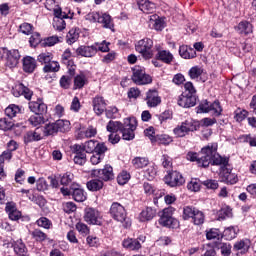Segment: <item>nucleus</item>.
I'll return each instance as SVG.
<instances>
[{
  "label": "nucleus",
  "instance_id": "obj_1",
  "mask_svg": "<svg viewBox=\"0 0 256 256\" xmlns=\"http://www.w3.org/2000/svg\"><path fill=\"white\" fill-rule=\"evenodd\" d=\"M217 143H211L203 147L201 152H189L187 154L188 161H196L198 167H209V165H220L221 171L229 165V159L221 157L217 153Z\"/></svg>",
  "mask_w": 256,
  "mask_h": 256
},
{
  "label": "nucleus",
  "instance_id": "obj_2",
  "mask_svg": "<svg viewBox=\"0 0 256 256\" xmlns=\"http://www.w3.org/2000/svg\"><path fill=\"white\" fill-rule=\"evenodd\" d=\"M110 215L114 221L125 223L124 227H131V222L127 220V210H125V207L118 202L112 203L110 207Z\"/></svg>",
  "mask_w": 256,
  "mask_h": 256
},
{
  "label": "nucleus",
  "instance_id": "obj_3",
  "mask_svg": "<svg viewBox=\"0 0 256 256\" xmlns=\"http://www.w3.org/2000/svg\"><path fill=\"white\" fill-rule=\"evenodd\" d=\"M196 113H211L214 117H219L223 113V108L217 100L214 102L204 100L196 108Z\"/></svg>",
  "mask_w": 256,
  "mask_h": 256
},
{
  "label": "nucleus",
  "instance_id": "obj_4",
  "mask_svg": "<svg viewBox=\"0 0 256 256\" xmlns=\"http://www.w3.org/2000/svg\"><path fill=\"white\" fill-rule=\"evenodd\" d=\"M173 213H175V208L171 206L165 208L160 215L159 224L170 229H177L179 227V220L173 218Z\"/></svg>",
  "mask_w": 256,
  "mask_h": 256
},
{
  "label": "nucleus",
  "instance_id": "obj_5",
  "mask_svg": "<svg viewBox=\"0 0 256 256\" xmlns=\"http://www.w3.org/2000/svg\"><path fill=\"white\" fill-rule=\"evenodd\" d=\"M135 129H137L136 118L124 119V124H122V128L120 130L124 141H133V139H135Z\"/></svg>",
  "mask_w": 256,
  "mask_h": 256
},
{
  "label": "nucleus",
  "instance_id": "obj_6",
  "mask_svg": "<svg viewBox=\"0 0 256 256\" xmlns=\"http://www.w3.org/2000/svg\"><path fill=\"white\" fill-rule=\"evenodd\" d=\"M0 55L1 58L5 61L6 67H9L10 69L17 67L19 59H21L19 50H8L7 48H0Z\"/></svg>",
  "mask_w": 256,
  "mask_h": 256
},
{
  "label": "nucleus",
  "instance_id": "obj_7",
  "mask_svg": "<svg viewBox=\"0 0 256 256\" xmlns=\"http://www.w3.org/2000/svg\"><path fill=\"white\" fill-rule=\"evenodd\" d=\"M183 219H193L194 225H203L205 223V214L199 209L186 206L183 210Z\"/></svg>",
  "mask_w": 256,
  "mask_h": 256
},
{
  "label": "nucleus",
  "instance_id": "obj_8",
  "mask_svg": "<svg viewBox=\"0 0 256 256\" xmlns=\"http://www.w3.org/2000/svg\"><path fill=\"white\" fill-rule=\"evenodd\" d=\"M86 19L92 23H101L105 29H113V20L111 16L107 13L101 14L98 12H91L87 14Z\"/></svg>",
  "mask_w": 256,
  "mask_h": 256
},
{
  "label": "nucleus",
  "instance_id": "obj_9",
  "mask_svg": "<svg viewBox=\"0 0 256 256\" xmlns=\"http://www.w3.org/2000/svg\"><path fill=\"white\" fill-rule=\"evenodd\" d=\"M135 48L138 53L142 54L144 59L153 57V40L144 38L136 43Z\"/></svg>",
  "mask_w": 256,
  "mask_h": 256
},
{
  "label": "nucleus",
  "instance_id": "obj_10",
  "mask_svg": "<svg viewBox=\"0 0 256 256\" xmlns=\"http://www.w3.org/2000/svg\"><path fill=\"white\" fill-rule=\"evenodd\" d=\"M132 81L136 83V85H149V83H152L153 79L145 73V70L136 67L133 69Z\"/></svg>",
  "mask_w": 256,
  "mask_h": 256
},
{
  "label": "nucleus",
  "instance_id": "obj_11",
  "mask_svg": "<svg viewBox=\"0 0 256 256\" xmlns=\"http://www.w3.org/2000/svg\"><path fill=\"white\" fill-rule=\"evenodd\" d=\"M164 181L169 187H181L185 183V178L181 173L172 171L164 177Z\"/></svg>",
  "mask_w": 256,
  "mask_h": 256
},
{
  "label": "nucleus",
  "instance_id": "obj_12",
  "mask_svg": "<svg viewBox=\"0 0 256 256\" xmlns=\"http://www.w3.org/2000/svg\"><path fill=\"white\" fill-rule=\"evenodd\" d=\"M84 221L88 223V225H101V212L94 208H86Z\"/></svg>",
  "mask_w": 256,
  "mask_h": 256
},
{
  "label": "nucleus",
  "instance_id": "obj_13",
  "mask_svg": "<svg viewBox=\"0 0 256 256\" xmlns=\"http://www.w3.org/2000/svg\"><path fill=\"white\" fill-rule=\"evenodd\" d=\"M191 131H197V126H195L193 120H186L174 129V135H176V137H185V135L191 133Z\"/></svg>",
  "mask_w": 256,
  "mask_h": 256
},
{
  "label": "nucleus",
  "instance_id": "obj_14",
  "mask_svg": "<svg viewBox=\"0 0 256 256\" xmlns=\"http://www.w3.org/2000/svg\"><path fill=\"white\" fill-rule=\"evenodd\" d=\"M65 19H69V15L61 10H54L53 27L56 31H63L66 27Z\"/></svg>",
  "mask_w": 256,
  "mask_h": 256
},
{
  "label": "nucleus",
  "instance_id": "obj_15",
  "mask_svg": "<svg viewBox=\"0 0 256 256\" xmlns=\"http://www.w3.org/2000/svg\"><path fill=\"white\" fill-rule=\"evenodd\" d=\"M92 176L102 181H111L114 177L113 167H111V165H105L103 169L92 170Z\"/></svg>",
  "mask_w": 256,
  "mask_h": 256
},
{
  "label": "nucleus",
  "instance_id": "obj_16",
  "mask_svg": "<svg viewBox=\"0 0 256 256\" xmlns=\"http://www.w3.org/2000/svg\"><path fill=\"white\" fill-rule=\"evenodd\" d=\"M84 147V152L85 153H97V152H101V153H105L107 151V146H105V144H101L95 140H90L88 142H85V144L83 145Z\"/></svg>",
  "mask_w": 256,
  "mask_h": 256
},
{
  "label": "nucleus",
  "instance_id": "obj_17",
  "mask_svg": "<svg viewBox=\"0 0 256 256\" xmlns=\"http://www.w3.org/2000/svg\"><path fill=\"white\" fill-rule=\"evenodd\" d=\"M196 104H197V98H195L194 95H189L187 93H184L178 98V105L180 107L189 109V107H195Z\"/></svg>",
  "mask_w": 256,
  "mask_h": 256
},
{
  "label": "nucleus",
  "instance_id": "obj_18",
  "mask_svg": "<svg viewBox=\"0 0 256 256\" xmlns=\"http://www.w3.org/2000/svg\"><path fill=\"white\" fill-rule=\"evenodd\" d=\"M12 93L14 97H21V95H23L28 101H30L31 97H33V91L23 84H17L12 90Z\"/></svg>",
  "mask_w": 256,
  "mask_h": 256
},
{
  "label": "nucleus",
  "instance_id": "obj_19",
  "mask_svg": "<svg viewBox=\"0 0 256 256\" xmlns=\"http://www.w3.org/2000/svg\"><path fill=\"white\" fill-rule=\"evenodd\" d=\"M93 109L96 115H103V113L107 109V102H105V98L101 96H96L93 99Z\"/></svg>",
  "mask_w": 256,
  "mask_h": 256
},
{
  "label": "nucleus",
  "instance_id": "obj_20",
  "mask_svg": "<svg viewBox=\"0 0 256 256\" xmlns=\"http://www.w3.org/2000/svg\"><path fill=\"white\" fill-rule=\"evenodd\" d=\"M146 103L148 107H157L161 104V97L157 90H149L146 94Z\"/></svg>",
  "mask_w": 256,
  "mask_h": 256
},
{
  "label": "nucleus",
  "instance_id": "obj_21",
  "mask_svg": "<svg viewBox=\"0 0 256 256\" xmlns=\"http://www.w3.org/2000/svg\"><path fill=\"white\" fill-rule=\"evenodd\" d=\"M220 179L223 183H230V185H235L239 179L237 178V175L231 173V169L224 168L220 172Z\"/></svg>",
  "mask_w": 256,
  "mask_h": 256
},
{
  "label": "nucleus",
  "instance_id": "obj_22",
  "mask_svg": "<svg viewBox=\"0 0 256 256\" xmlns=\"http://www.w3.org/2000/svg\"><path fill=\"white\" fill-rule=\"evenodd\" d=\"M29 109L35 115H43V113H47V104L43 103L42 100L32 101L29 103Z\"/></svg>",
  "mask_w": 256,
  "mask_h": 256
},
{
  "label": "nucleus",
  "instance_id": "obj_23",
  "mask_svg": "<svg viewBox=\"0 0 256 256\" xmlns=\"http://www.w3.org/2000/svg\"><path fill=\"white\" fill-rule=\"evenodd\" d=\"M77 55H81V57H95L97 55V46H80L76 50Z\"/></svg>",
  "mask_w": 256,
  "mask_h": 256
},
{
  "label": "nucleus",
  "instance_id": "obj_24",
  "mask_svg": "<svg viewBox=\"0 0 256 256\" xmlns=\"http://www.w3.org/2000/svg\"><path fill=\"white\" fill-rule=\"evenodd\" d=\"M6 213H8L9 219L11 221H19L21 217V211L17 210V206L13 202L6 204Z\"/></svg>",
  "mask_w": 256,
  "mask_h": 256
},
{
  "label": "nucleus",
  "instance_id": "obj_25",
  "mask_svg": "<svg viewBox=\"0 0 256 256\" xmlns=\"http://www.w3.org/2000/svg\"><path fill=\"white\" fill-rule=\"evenodd\" d=\"M35 69H37V61L35 60V58L30 56L24 57L23 71H25V73H33Z\"/></svg>",
  "mask_w": 256,
  "mask_h": 256
},
{
  "label": "nucleus",
  "instance_id": "obj_26",
  "mask_svg": "<svg viewBox=\"0 0 256 256\" xmlns=\"http://www.w3.org/2000/svg\"><path fill=\"white\" fill-rule=\"evenodd\" d=\"M138 7L143 13H153L155 11V3L149 0H137Z\"/></svg>",
  "mask_w": 256,
  "mask_h": 256
},
{
  "label": "nucleus",
  "instance_id": "obj_27",
  "mask_svg": "<svg viewBox=\"0 0 256 256\" xmlns=\"http://www.w3.org/2000/svg\"><path fill=\"white\" fill-rule=\"evenodd\" d=\"M122 245L125 249H129L130 251H139V249H141V242L133 238L125 239Z\"/></svg>",
  "mask_w": 256,
  "mask_h": 256
},
{
  "label": "nucleus",
  "instance_id": "obj_28",
  "mask_svg": "<svg viewBox=\"0 0 256 256\" xmlns=\"http://www.w3.org/2000/svg\"><path fill=\"white\" fill-rule=\"evenodd\" d=\"M157 215V210H155L152 207H146L142 212L140 213L139 219L142 222L145 221H151Z\"/></svg>",
  "mask_w": 256,
  "mask_h": 256
},
{
  "label": "nucleus",
  "instance_id": "obj_29",
  "mask_svg": "<svg viewBox=\"0 0 256 256\" xmlns=\"http://www.w3.org/2000/svg\"><path fill=\"white\" fill-rule=\"evenodd\" d=\"M179 54L183 59H194V57H197L195 49L188 46H180Z\"/></svg>",
  "mask_w": 256,
  "mask_h": 256
},
{
  "label": "nucleus",
  "instance_id": "obj_30",
  "mask_svg": "<svg viewBox=\"0 0 256 256\" xmlns=\"http://www.w3.org/2000/svg\"><path fill=\"white\" fill-rule=\"evenodd\" d=\"M236 31L240 35H249V33H253V25L247 21H242L236 27Z\"/></svg>",
  "mask_w": 256,
  "mask_h": 256
},
{
  "label": "nucleus",
  "instance_id": "obj_31",
  "mask_svg": "<svg viewBox=\"0 0 256 256\" xmlns=\"http://www.w3.org/2000/svg\"><path fill=\"white\" fill-rule=\"evenodd\" d=\"M13 247L16 255L27 256V247L23 243V240L20 239L14 242Z\"/></svg>",
  "mask_w": 256,
  "mask_h": 256
},
{
  "label": "nucleus",
  "instance_id": "obj_32",
  "mask_svg": "<svg viewBox=\"0 0 256 256\" xmlns=\"http://www.w3.org/2000/svg\"><path fill=\"white\" fill-rule=\"evenodd\" d=\"M251 247V242L249 240H240L234 244V251H240L241 253H247Z\"/></svg>",
  "mask_w": 256,
  "mask_h": 256
},
{
  "label": "nucleus",
  "instance_id": "obj_33",
  "mask_svg": "<svg viewBox=\"0 0 256 256\" xmlns=\"http://www.w3.org/2000/svg\"><path fill=\"white\" fill-rule=\"evenodd\" d=\"M72 197L74 201H77L78 203H83L85 199H87V196H85V191L81 188H72Z\"/></svg>",
  "mask_w": 256,
  "mask_h": 256
},
{
  "label": "nucleus",
  "instance_id": "obj_34",
  "mask_svg": "<svg viewBox=\"0 0 256 256\" xmlns=\"http://www.w3.org/2000/svg\"><path fill=\"white\" fill-rule=\"evenodd\" d=\"M55 124L58 133H67L71 129V122L68 120H57Z\"/></svg>",
  "mask_w": 256,
  "mask_h": 256
},
{
  "label": "nucleus",
  "instance_id": "obj_35",
  "mask_svg": "<svg viewBox=\"0 0 256 256\" xmlns=\"http://www.w3.org/2000/svg\"><path fill=\"white\" fill-rule=\"evenodd\" d=\"M87 83H88L87 76H85V74L83 73L78 74L74 78V87L76 89H83V87H85Z\"/></svg>",
  "mask_w": 256,
  "mask_h": 256
},
{
  "label": "nucleus",
  "instance_id": "obj_36",
  "mask_svg": "<svg viewBox=\"0 0 256 256\" xmlns=\"http://www.w3.org/2000/svg\"><path fill=\"white\" fill-rule=\"evenodd\" d=\"M19 113H21V108L15 104L9 105L5 109V115L10 119H13V117H17Z\"/></svg>",
  "mask_w": 256,
  "mask_h": 256
},
{
  "label": "nucleus",
  "instance_id": "obj_37",
  "mask_svg": "<svg viewBox=\"0 0 256 256\" xmlns=\"http://www.w3.org/2000/svg\"><path fill=\"white\" fill-rule=\"evenodd\" d=\"M28 123L29 125H32V127H39V125H43V123H45V117L41 114L32 115L28 119Z\"/></svg>",
  "mask_w": 256,
  "mask_h": 256
},
{
  "label": "nucleus",
  "instance_id": "obj_38",
  "mask_svg": "<svg viewBox=\"0 0 256 256\" xmlns=\"http://www.w3.org/2000/svg\"><path fill=\"white\" fill-rule=\"evenodd\" d=\"M157 59L163 61V63H171L173 61V54L166 50H161L156 55Z\"/></svg>",
  "mask_w": 256,
  "mask_h": 256
},
{
  "label": "nucleus",
  "instance_id": "obj_39",
  "mask_svg": "<svg viewBox=\"0 0 256 256\" xmlns=\"http://www.w3.org/2000/svg\"><path fill=\"white\" fill-rule=\"evenodd\" d=\"M122 127L123 124H121V122L110 120L106 126V129L109 133L113 134L117 133V131H121Z\"/></svg>",
  "mask_w": 256,
  "mask_h": 256
},
{
  "label": "nucleus",
  "instance_id": "obj_40",
  "mask_svg": "<svg viewBox=\"0 0 256 256\" xmlns=\"http://www.w3.org/2000/svg\"><path fill=\"white\" fill-rule=\"evenodd\" d=\"M59 69H61V66H59V62L50 61L48 64H45L43 71L44 73H57Z\"/></svg>",
  "mask_w": 256,
  "mask_h": 256
},
{
  "label": "nucleus",
  "instance_id": "obj_41",
  "mask_svg": "<svg viewBox=\"0 0 256 256\" xmlns=\"http://www.w3.org/2000/svg\"><path fill=\"white\" fill-rule=\"evenodd\" d=\"M42 131L45 137H49V135H55V133H58L57 125L55 124V122L46 124L42 128Z\"/></svg>",
  "mask_w": 256,
  "mask_h": 256
},
{
  "label": "nucleus",
  "instance_id": "obj_42",
  "mask_svg": "<svg viewBox=\"0 0 256 256\" xmlns=\"http://www.w3.org/2000/svg\"><path fill=\"white\" fill-rule=\"evenodd\" d=\"M14 126H15V123L11 118L0 119V129L2 131H10V129H13Z\"/></svg>",
  "mask_w": 256,
  "mask_h": 256
},
{
  "label": "nucleus",
  "instance_id": "obj_43",
  "mask_svg": "<svg viewBox=\"0 0 256 256\" xmlns=\"http://www.w3.org/2000/svg\"><path fill=\"white\" fill-rule=\"evenodd\" d=\"M132 165L135 169H143V167L149 165V160L143 157H136L132 160Z\"/></svg>",
  "mask_w": 256,
  "mask_h": 256
},
{
  "label": "nucleus",
  "instance_id": "obj_44",
  "mask_svg": "<svg viewBox=\"0 0 256 256\" xmlns=\"http://www.w3.org/2000/svg\"><path fill=\"white\" fill-rule=\"evenodd\" d=\"M87 188L89 191H99V189H103V181L99 179L91 180L87 183Z\"/></svg>",
  "mask_w": 256,
  "mask_h": 256
},
{
  "label": "nucleus",
  "instance_id": "obj_45",
  "mask_svg": "<svg viewBox=\"0 0 256 256\" xmlns=\"http://www.w3.org/2000/svg\"><path fill=\"white\" fill-rule=\"evenodd\" d=\"M103 159H105V152H93L92 156L90 157V163L93 165H99Z\"/></svg>",
  "mask_w": 256,
  "mask_h": 256
},
{
  "label": "nucleus",
  "instance_id": "obj_46",
  "mask_svg": "<svg viewBox=\"0 0 256 256\" xmlns=\"http://www.w3.org/2000/svg\"><path fill=\"white\" fill-rule=\"evenodd\" d=\"M66 39H67L68 45H73V43H75L77 39H79V30L71 29L68 32Z\"/></svg>",
  "mask_w": 256,
  "mask_h": 256
},
{
  "label": "nucleus",
  "instance_id": "obj_47",
  "mask_svg": "<svg viewBox=\"0 0 256 256\" xmlns=\"http://www.w3.org/2000/svg\"><path fill=\"white\" fill-rule=\"evenodd\" d=\"M159 145H170V143H173V138H171L169 135H160L156 136L155 142Z\"/></svg>",
  "mask_w": 256,
  "mask_h": 256
},
{
  "label": "nucleus",
  "instance_id": "obj_48",
  "mask_svg": "<svg viewBox=\"0 0 256 256\" xmlns=\"http://www.w3.org/2000/svg\"><path fill=\"white\" fill-rule=\"evenodd\" d=\"M19 32L23 35H31L33 33V25L24 22L19 26Z\"/></svg>",
  "mask_w": 256,
  "mask_h": 256
},
{
  "label": "nucleus",
  "instance_id": "obj_49",
  "mask_svg": "<svg viewBox=\"0 0 256 256\" xmlns=\"http://www.w3.org/2000/svg\"><path fill=\"white\" fill-rule=\"evenodd\" d=\"M52 60H53V54H51L49 52L41 53L38 56L39 63H44L45 65L51 63Z\"/></svg>",
  "mask_w": 256,
  "mask_h": 256
},
{
  "label": "nucleus",
  "instance_id": "obj_50",
  "mask_svg": "<svg viewBox=\"0 0 256 256\" xmlns=\"http://www.w3.org/2000/svg\"><path fill=\"white\" fill-rule=\"evenodd\" d=\"M130 179L131 175L127 171H122L117 177V182L119 185H125Z\"/></svg>",
  "mask_w": 256,
  "mask_h": 256
},
{
  "label": "nucleus",
  "instance_id": "obj_51",
  "mask_svg": "<svg viewBox=\"0 0 256 256\" xmlns=\"http://www.w3.org/2000/svg\"><path fill=\"white\" fill-rule=\"evenodd\" d=\"M189 75L191 79H199L203 75V69L198 66H194L190 69Z\"/></svg>",
  "mask_w": 256,
  "mask_h": 256
},
{
  "label": "nucleus",
  "instance_id": "obj_52",
  "mask_svg": "<svg viewBox=\"0 0 256 256\" xmlns=\"http://www.w3.org/2000/svg\"><path fill=\"white\" fill-rule=\"evenodd\" d=\"M105 113L108 119H115L119 115V109L115 106H109L106 108Z\"/></svg>",
  "mask_w": 256,
  "mask_h": 256
},
{
  "label": "nucleus",
  "instance_id": "obj_53",
  "mask_svg": "<svg viewBox=\"0 0 256 256\" xmlns=\"http://www.w3.org/2000/svg\"><path fill=\"white\" fill-rule=\"evenodd\" d=\"M33 239H35V241H45L47 239V234H45L43 231L39 230V229H35L34 231H32L31 233Z\"/></svg>",
  "mask_w": 256,
  "mask_h": 256
},
{
  "label": "nucleus",
  "instance_id": "obj_54",
  "mask_svg": "<svg viewBox=\"0 0 256 256\" xmlns=\"http://www.w3.org/2000/svg\"><path fill=\"white\" fill-rule=\"evenodd\" d=\"M187 189H189V191H200L201 189V183L199 182L198 179H192L188 184H187Z\"/></svg>",
  "mask_w": 256,
  "mask_h": 256
},
{
  "label": "nucleus",
  "instance_id": "obj_55",
  "mask_svg": "<svg viewBox=\"0 0 256 256\" xmlns=\"http://www.w3.org/2000/svg\"><path fill=\"white\" fill-rule=\"evenodd\" d=\"M218 249H220V253H222L223 256L231 255V244L229 243L219 244Z\"/></svg>",
  "mask_w": 256,
  "mask_h": 256
},
{
  "label": "nucleus",
  "instance_id": "obj_56",
  "mask_svg": "<svg viewBox=\"0 0 256 256\" xmlns=\"http://www.w3.org/2000/svg\"><path fill=\"white\" fill-rule=\"evenodd\" d=\"M62 63L66 66L73 65V60H71V50L66 49L62 54Z\"/></svg>",
  "mask_w": 256,
  "mask_h": 256
},
{
  "label": "nucleus",
  "instance_id": "obj_57",
  "mask_svg": "<svg viewBox=\"0 0 256 256\" xmlns=\"http://www.w3.org/2000/svg\"><path fill=\"white\" fill-rule=\"evenodd\" d=\"M76 229L80 233V235H83V237H85L86 235H89V227L87 226V224L78 222L76 224Z\"/></svg>",
  "mask_w": 256,
  "mask_h": 256
},
{
  "label": "nucleus",
  "instance_id": "obj_58",
  "mask_svg": "<svg viewBox=\"0 0 256 256\" xmlns=\"http://www.w3.org/2000/svg\"><path fill=\"white\" fill-rule=\"evenodd\" d=\"M29 43L31 47H35L36 45H39V43H41V34H39V32L32 33L29 39Z\"/></svg>",
  "mask_w": 256,
  "mask_h": 256
},
{
  "label": "nucleus",
  "instance_id": "obj_59",
  "mask_svg": "<svg viewBox=\"0 0 256 256\" xmlns=\"http://www.w3.org/2000/svg\"><path fill=\"white\" fill-rule=\"evenodd\" d=\"M224 236L228 239H235L237 237V230L235 227H228L224 230Z\"/></svg>",
  "mask_w": 256,
  "mask_h": 256
},
{
  "label": "nucleus",
  "instance_id": "obj_60",
  "mask_svg": "<svg viewBox=\"0 0 256 256\" xmlns=\"http://www.w3.org/2000/svg\"><path fill=\"white\" fill-rule=\"evenodd\" d=\"M81 109V102L79 101V97L75 96L71 102L70 110L74 113H79Z\"/></svg>",
  "mask_w": 256,
  "mask_h": 256
},
{
  "label": "nucleus",
  "instance_id": "obj_61",
  "mask_svg": "<svg viewBox=\"0 0 256 256\" xmlns=\"http://www.w3.org/2000/svg\"><path fill=\"white\" fill-rule=\"evenodd\" d=\"M162 167H164V169H171L173 167V162L171 160V157H169V155L164 154L162 155Z\"/></svg>",
  "mask_w": 256,
  "mask_h": 256
},
{
  "label": "nucleus",
  "instance_id": "obj_62",
  "mask_svg": "<svg viewBox=\"0 0 256 256\" xmlns=\"http://www.w3.org/2000/svg\"><path fill=\"white\" fill-rule=\"evenodd\" d=\"M227 217H231V208L229 207H224L218 212V219L223 220L227 219Z\"/></svg>",
  "mask_w": 256,
  "mask_h": 256
},
{
  "label": "nucleus",
  "instance_id": "obj_63",
  "mask_svg": "<svg viewBox=\"0 0 256 256\" xmlns=\"http://www.w3.org/2000/svg\"><path fill=\"white\" fill-rule=\"evenodd\" d=\"M248 112L246 110L238 109L235 111V119L238 121V123H241V121H244V119L247 117Z\"/></svg>",
  "mask_w": 256,
  "mask_h": 256
},
{
  "label": "nucleus",
  "instance_id": "obj_64",
  "mask_svg": "<svg viewBox=\"0 0 256 256\" xmlns=\"http://www.w3.org/2000/svg\"><path fill=\"white\" fill-rule=\"evenodd\" d=\"M73 179H74L73 174L67 172V173H65V174L61 177L60 183H61V185H69V184L73 181Z\"/></svg>",
  "mask_w": 256,
  "mask_h": 256
}]
</instances>
